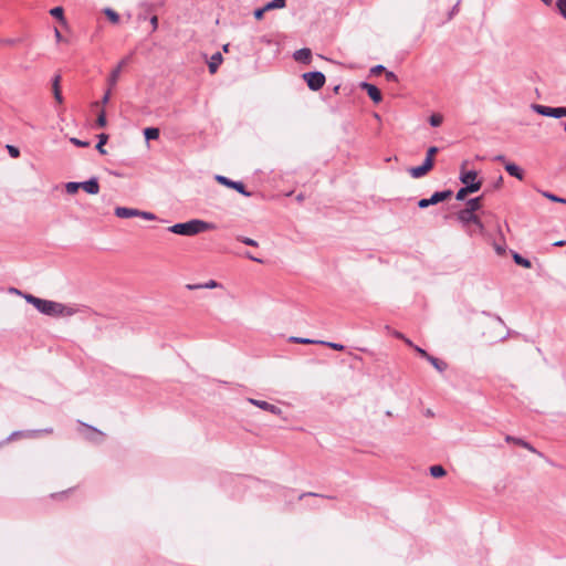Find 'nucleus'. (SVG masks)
Listing matches in <instances>:
<instances>
[{
  "label": "nucleus",
  "instance_id": "nucleus-1",
  "mask_svg": "<svg viewBox=\"0 0 566 566\" xmlns=\"http://www.w3.org/2000/svg\"><path fill=\"white\" fill-rule=\"evenodd\" d=\"M24 300L32 304L40 313L48 316H72L76 313V310L70 306H65L62 303L43 300L32 294H23Z\"/></svg>",
  "mask_w": 566,
  "mask_h": 566
},
{
  "label": "nucleus",
  "instance_id": "nucleus-2",
  "mask_svg": "<svg viewBox=\"0 0 566 566\" xmlns=\"http://www.w3.org/2000/svg\"><path fill=\"white\" fill-rule=\"evenodd\" d=\"M214 229H216V224H213L211 222H207V221L199 220V219H192L187 222L176 223V224L169 227L168 231L172 232L175 234H179V235L192 237L198 233L209 231V230H214Z\"/></svg>",
  "mask_w": 566,
  "mask_h": 566
},
{
  "label": "nucleus",
  "instance_id": "nucleus-3",
  "mask_svg": "<svg viewBox=\"0 0 566 566\" xmlns=\"http://www.w3.org/2000/svg\"><path fill=\"white\" fill-rule=\"evenodd\" d=\"M302 77L312 91L321 90L326 81L325 75L319 71L306 72Z\"/></svg>",
  "mask_w": 566,
  "mask_h": 566
},
{
  "label": "nucleus",
  "instance_id": "nucleus-4",
  "mask_svg": "<svg viewBox=\"0 0 566 566\" xmlns=\"http://www.w3.org/2000/svg\"><path fill=\"white\" fill-rule=\"evenodd\" d=\"M532 109L542 116L554 117V118H562V117H564V114L566 113V112H564V106L549 107V106H545V105L533 104Z\"/></svg>",
  "mask_w": 566,
  "mask_h": 566
},
{
  "label": "nucleus",
  "instance_id": "nucleus-5",
  "mask_svg": "<svg viewBox=\"0 0 566 566\" xmlns=\"http://www.w3.org/2000/svg\"><path fill=\"white\" fill-rule=\"evenodd\" d=\"M214 179L220 184L228 188H232L237 190L239 193L243 195L244 197H250L251 192L245 189V186L242 181H234L229 179L226 176L217 175Z\"/></svg>",
  "mask_w": 566,
  "mask_h": 566
},
{
  "label": "nucleus",
  "instance_id": "nucleus-6",
  "mask_svg": "<svg viewBox=\"0 0 566 566\" xmlns=\"http://www.w3.org/2000/svg\"><path fill=\"white\" fill-rule=\"evenodd\" d=\"M130 59H132V54L125 56L124 59H122L119 61L117 66L111 72V74H109V76L107 78V83H108L109 87H115L116 86L123 67L126 66L130 62Z\"/></svg>",
  "mask_w": 566,
  "mask_h": 566
},
{
  "label": "nucleus",
  "instance_id": "nucleus-7",
  "mask_svg": "<svg viewBox=\"0 0 566 566\" xmlns=\"http://www.w3.org/2000/svg\"><path fill=\"white\" fill-rule=\"evenodd\" d=\"M458 220L463 224L473 223L480 229H483V223L481 222L480 218L474 213L470 212L465 209H462L457 214Z\"/></svg>",
  "mask_w": 566,
  "mask_h": 566
},
{
  "label": "nucleus",
  "instance_id": "nucleus-8",
  "mask_svg": "<svg viewBox=\"0 0 566 566\" xmlns=\"http://www.w3.org/2000/svg\"><path fill=\"white\" fill-rule=\"evenodd\" d=\"M360 87H361V90L366 91L367 95L370 97V99L374 103L381 102V99H382L381 92L376 85L367 83V82H361Z\"/></svg>",
  "mask_w": 566,
  "mask_h": 566
},
{
  "label": "nucleus",
  "instance_id": "nucleus-9",
  "mask_svg": "<svg viewBox=\"0 0 566 566\" xmlns=\"http://www.w3.org/2000/svg\"><path fill=\"white\" fill-rule=\"evenodd\" d=\"M248 401L250 403H252L253 406H256L260 409L266 410V411H269V412H271L273 415H281L282 413L281 408H279L275 405L269 403L268 401L258 400V399H253V398H249Z\"/></svg>",
  "mask_w": 566,
  "mask_h": 566
},
{
  "label": "nucleus",
  "instance_id": "nucleus-10",
  "mask_svg": "<svg viewBox=\"0 0 566 566\" xmlns=\"http://www.w3.org/2000/svg\"><path fill=\"white\" fill-rule=\"evenodd\" d=\"M467 163H463L462 165V168L464 167ZM476 171L475 170H468V171H464L463 169L461 170V174H460V181L462 184H464L465 186H469L471 184H481L482 185V181L481 180H476Z\"/></svg>",
  "mask_w": 566,
  "mask_h": 566
},
{
  "label": "nucleus",
  "instance_id": "nucleus-11",
  "mask_svg": "<svg viewBox=\"0 0 566 566\" xmlns=\"http://www.w3.org/2000/svg\"><path fill=\"white\" fill-rule=\"evenodd\" d=\"M432 165L429 164V161H423L422 165L417 167H411L408 171L412 178H421L423 177L428 171L432 169Z\"/></svg>",
  "mask_w": 566,
  "mask_h": 566
},
{
  "label": "nucleus",
  "instance_id": "nucleus-12",
  "mask_svg": "<svg viewBox=\"0 0 566 566\" xmlns=\"http://www.w3.org/2000/svg\"><path fill=\"white\" fill-rule=\"evenodd\" d=\"M80 187L90 195H96L99 191L98 180L95 177L80 182Z\"/></svg>",
  "mask_w": 566,
  "mask_h": 566
},
{
  "label": "nucleus",
  "instance_id": "nucleus-13",
  "mask_svg": "<svg viewBox=\"0 0 566 566\" xmlns=\"http://www.w3.org/2000/svg\"><path fill=\"white\" fill-rule=\"evenodd\" d=\"M295 61L304 64H308L312 60V51L307 48L296 50L293 54Z\"/></svg>",
  "mask_w": 566,
  "mask_h": 566
},
{
  "label": "nucleus",
  "instance_id": "nucleus-14",
  "mask_svg": "<svg viewBox=\"0 0 566 566\" xmlns=\"http://www.w3.org/2000/svg\"><path fill=\"white\" fill-rule=\"evenodd\" d=\"M481 189V184H471L469 186L462 187L458 190L455 195L457 200H463L469 193L476 192Z\"/></svg>",
  "mask_w": 566,
  "mask_h": 566
},
{
  "label": "nucleus",
  "instance_id": "nucleus-15",
  "mask_svg": "<svg viewBox=\"0 0 566 566\" xmlns=\"http://www.w3.org/2000/svg\"><path fill=\"white\" fill-rule=\"evenodd\" d=\"M453 192L450 189L443 190V191H436L432 193V196L429 198L430 205H437L439 202H442L444 200H448L452 197Z\"/></svg>",
  "mask_w": 566,
  "mask_h": 566
},
{
  "label": "nucleus",
  "instance_id": "nucleus-16",
  "mask_svg": "<svg viewBox=\"0 0 566 566\" xmlns=\"http://www.w3.org/2000/svg\"><path fill=\"white\" fill-rule=\"evenodd\" d=\"M78 423L91 431V434L86 437L90 441H93L96 443L102 442V440H103L102 437L104 436L102 431H99L97 428L90 426L87 423H84L82 421H78Z\"/></svg>",
  "mask_w": 566,
  "mask_h": 566
},
{
  "label": "nucleus",
  "instance_id": "nucleus-17",
  "mask_svg": "<svg viewBox=\"0 0 566 566\" xmlns=\"http://www.w3.org/2000/svg\"><path fill=\"white\" fill-rule=\"evenodd\" d=\"M504 167H505L506 172L510 176L515 177L518 180H523L524 172H523V170L516 164H514V163H506Z\"/></svg>",
  "mask_w": 566,
  "mask_h": 566
},
{
  "label": "nucleus",
  "instance_id": "nucleus-18",
  "mask_svg": "<svg viewBox=\"0 0 566 566\" xmlns=\"http://www.w3.org/2000/svg\"><path fill=\"white\" fill-rule=\"evenodd\" d=\"M138 209L126 208V207H117L115 209V216L118 218H133L137 217Z\"/></svg>",
  "mask_w": 566,
  "mask_h": 566
},
{
  "label": "nucleus",
  "instance_id": "nucleus-19",
  "mask_svg": "<svg viewBox=\"0 0 566 566\" xmlns=\"http://www.w3.org/2000/svg\"><path fill=\"white\" fill-rule=\"evenodd\" d=\"M222 61H223V57L220 52H216L214 54H212V56L210 57V61L208 63L209 72L211 74H214L217 72L219 65L222 63Z\"/></svg>",
  "mask_w": 566,
  "mask_h": 566
},
{
  "label": "nucleus",
  "instance_id": "nucleus-20",
  "mask_svg": "<svg viewBox=\"0 0 566 566\" xmlns=\"http://www.w3.org/2000/svg\"><path fill=\"white\" fill-rule=\"evenodd\" d=\"M481 200H482V197L469 199L467 201V206L464 209L470 212H475L476 210H479L481 208Z\"/></svg>",
  "mask_w": 566,
  "mask_h": 566
},
{
  "label": "nucleus",
  "instance_id": "nucleus-21",
  "mask_svg": "<svg viewBox=\"0 0 566 566\" xmlns=\"http://www.w3.org/2000/svg\"><path fill=\"white\" fill-rule=\"evenodd\" d=\"M219 286V283L214 280H210L203 284H188V290H198V289H216Z\"/></svg>",
  "mask_w": 566,
  "mask_h": 566
},
{
  "label": "nucleus",
  "instance_id": "nucleus-22",
  "mask_svg": "<svg viewBox=\"0 0 566 566\" xmlns=\"http://www.w3.org/2000/svg\"><path fill=\"white\" fill-rule=\"evenodd\" d=\"M427 360L440 373L444 371L448 367V365L443 360H440L439 358L433 357L431 355L428 357Z\"/></svg>",
  "mask_w": 566,
  "mask_h": 566
},
{
  "label": "nucleus",
  "instance_id": "nucleus-23",
  "mask_svg": "<svg viewBox=\"0 0 566 566\" xmlns=\"http://www.w3.org/2000/svg\"><path fill=\"white\" fill-rule=\"evenodd\" d=\"M144 137L146 140L157 139L159 137V129L157 127H147L144 129Z\"/></svg>",
  "mask_w": 566,
  "mask_h": 566
},
{
  "label": "nucleus",
  "instance_id": "nucleus-24",
  "mask_svg": "<svg viewBox=\"0 0 566 566\" xmlns=\"http://www.w3.org/2000/svg\"><path fill=\"white\" fill-rule=\"evenodd\" d=\"M513 260L516 264H518L525 269L532 268V262L528 259H525L524 256H522L521 254H518L516 252L513 254Z\"/></svg>",
  "mask_w": 566,
  "mask_h": 566
},
{
  "label": "nucleus",
  "instance_id": "nucleus-25",
  "mask_svg": "<svg viewBox=\"0 0 566 566\" xmlns=\"http://www.w3.org/2000/svg\"><path fill=\"white\" fill-rule=\"evenodd\" d=\"M98 142L96 144V149L99 154L102 155H105L106 154V150L104 149V145L107 143L108 140V135L107 134H99L98 136Z\"/></svg>",
  "mask_w": 566,
  "mask_h": 566
},
{
  "label": "nucleus",
  "instance_id": "nucleus-26",
  "mask_svg": "<svg viewBox=\"0 0 566 566\" xmlns=\"http://www.w3.org/2000/svg\"><path fill=\"white\" fill-rule=\"evenodd\" d=\"M506 441L507 442H514L518 446H522L523 448L532 451V452H536V450L526 441L522 440V439H518V438H514V437H511V436H507L506 437Z\"/></svg>",
  "mask_w": 566,
  "mask_h": 566
},
{
  "label": "nucleus",
  "instance_id": "nucleus-27",
  "mask_svg": "<svg viewBox=\"0 0 566 566\" xmlns=\"http://www.w3.org/2000/svg\"><path fill=\"white\" fill-rule=\"evenodd\" d=\"M430 474L433 478H442L447 474V471L442 465H432L430 467Z\"/></svg>",
  "mask_w": 566,
  "mask_h": 566
},
{
  "label": "nucleus",
  "instance_id": "nucleus-28",
  "mask_svg": "<svg viewBox=\"0 0 566 566\" xmlns=\"http://www.w3.org/2000/svg\"><path fill=\"white\" fill-rule=\"evenodd\" d=\"M104 14L108 18V20L112 23H118L119 22V14L116 11H114L113 9L105 8L104 9Z\"/></svg>",
  "mask_w": 566,
  "mask_h": 566
},
{
  "label": "nucleus",
  "instance_id": "nucleus-29",
  "mask_svg": "<svg viewBox=\"0 0 566 566\" xmlns=\"http://www.w3.org/2000/svg\"><path fill=\"white\" fill-rule=\"evenodd\" d=\"M50 14L56 19H59L61 22H64V10L62 7H55L50 10Z\"/></svg>",
  "mask_w": 566,
  "mask_h": 566
},
{
  "label": "nucleus",
  "instance_id": "nucleus-30",
  "mask_svg": "<svg viewBox=\"0 0 566 566\" xmlns=\"http://www.w3.org/2000/svg\"><path fill=\"white\" fill-rule=\"evenodd\" d=\"M438 150L439 149L436 146L429 147L427 150V156H426L424 160L429 161V164H431L433 166V157L438 153Z\"/></svg>",
  "mask_w": 566,
  "mask_h": 566
},
{
  "label": "nucleus",
  "instance_id": "nucleus-31",
  "mask_svg": "<svg viewBox=\"0 0 566 566\" xmlns=\"http://www.w3.org/2000/svg\"><path fill=\"white\" fill-rule=\"evenodd\" d=\"M80 188V182L75 181H70L65 185V190L69 195L75 193Z\"/></svg>",
  "mask_w": 566,
  "mask_h": 566
},
{
  "label": "nucleus",
  "instance_id": "nucleus-32",
  "mask_svg": "<svg viewBox=\"0 0 566 566\" xmlns=\"http://www.w3.org/2000/svg\"><path fill=\"white\" fill-rule=\"evenodd\" d=\"M318 344H322V345H325V346H328L335 350H344L345 346L343 344H339V343H333V342H324V340H318Z\"/></svg>",
  "mask_w": 566,
  "mask_h": 566
},
{
  "label": "nucleus",
  "instance_id": "nucleus-33",
  "mask_svg": "<svg viewBox=\"0 0 566 566\" xmlns=\"http://www.w3.org/2000/svg\"><path fill=\"white\" fill-rule=\"evenodd\" d=\"M290 340L296 344H318V340H313L303 337H291Z\"/></svg>",
  "mask_w": 566,
  "mask_h": 566
},
{
  "label": "nucleus",
  "instance_id": "nucleus-34",
  "mask_svg": "<svg viewBox=\"0 0 566 566\" xmlns=\"http://www.w3.org/2000/svg\"><path fill=\"white\" fill-rule=\"evenodd\" d=\"M556 8L560 15L566 19V0H557Z\"/></svg>",
  "mask_w": 566,
  "mask_h": 566
},
{
  "label": "nucleus",
  "instance_id": "nucleus-35",
  "mask_svg": "<svg viewBox=\"0 0 566 566\" xmlns=\"http://www.w3.org/2000/svg\"><path fill=\"white\" fill-rule=\"evenodd\" d=\"M429 123L432 127H438L442 123V116L438 114H433L430 116Z\"/></svg>",
  "mask_w": 566,
  "mask_h": 566
},
{
  "label": "nucleus",
  "instance_id": "nucleus-36",
  "mask_svg": "<svg viewBox=\"0 0 566 566\" xmlns=\"http://www.w3.org/2000/svg\"><path fill=\"white\" fill-rule=\"evenodd\" d=\"M543 195H544V197H546L547 199H549V200H551V201H553V202H560V203L566 205V199L560 198V197H557V196H556V195H554V193H551V192H544Z\"/></svg>",
  "mask_w": 566,
  "mask_h": 566
},
{
  "label": "nucleus",
  "instance_id": "nucleus-37",
  "mask_svg": "<svg viewBox=\"0 0 566 566\" xmlns=\"http://www.w3.org/2000/svg\"><path fill=\"white\" fill-rule=\"evenodd\" d=\"M106 123H107V120H106V114H105V112H104V111H102V112L99 113V115L97 116V119H96V126H97V127L103 128V127H105V126H106Z\"/></svg>",
  "mask_w": 566,
  "mask_h": 566
},
{
  "label": "nucleus",
  "instance_id": "nucleus-38",
  "mask_svg": "<svg viewBox=\"0 0 566 566\" xmlns=\"http://www.w3.org/2000/svg\"><path fill=\"white\" fill-rule=\"evenodd\" d=\"M238 241L250 245V247H258V242L253 239L247 238V237H238Z\"/></svg>",
  "mask_w": 566,
  "mask_h": 566
},
{
  "label": "nucleus",
  "instance_id": "nucleus-39",
  "mask_svg": "<svg viewBox=\"0 0 566 566\" xmlns=\"http://www.w3.org/2000/svg\"><path fill=\"white\" fill-rule=\"evenodd\" d=\"M70 142H71L73 145L77 146V147H88V146H90V142L81 140V139L75 138V137H72V138L70 139Z\"/></svg>",
  "mask_w": 566,
  "mask_h": 566
},
{
  "label": "nucleus",
  "instance_id": "nucleus-40",
  "mask_svg": "<svg viewBox=\"0 0 566 566\" xmlns=\"http://www.w3.org/2000/svg\"><path fill=\"white\" fill-rule=\"evenodd\" d=\"M137 217H142L146 220H155L156 219V216L154 213L147 212V211H140V210H138Z\"/></svg>",
  "mask_w": 566,
  "mask_h": 566
},
{
  "label": "nucleus",
  "instance_id": "nucleus-41",
  "mask_svg": "<svg viewBox=\"0 0 566 566\" xmlns=\"http://www.w3.org/2000/svg\"><path fill=\"white\" fill-rule=\"evenodd\" d=\"M385 74L388 82H398V76L394 72L386 70Z\"/></svg>",
  "mask_w": 566,
  "mask_h": 566
},
{
  "label": "nucleus",
  "instance_id": "nucleus-42",
  "mask_svg": "<svg viewBox=\"0 0 566 566\" xmlns=\"http://www.w3.org/2000/svg\"><path fill=\"white\" fill-rule=\"evenodd\" d=\"M7 148L9 150V154L11 155V157L17 158L20 155V151L17 147L8 145Z\"/></svg>",
  "mask_w": 566,
  "mask_h": 566
},
{
  "label": "nucleus",
  "instance_id": "nucleus-43",
  "mask_svg": "<svg viewBox=\"0 0 566 566\" xmlns=\"http://www.w3.org/2000/svg\"><path fill=\"white\" fill-rule=\"evenodd\" d=\"M60 82H61V75H59V74H57V75H55V76H54V78H53V81H52V88H53V92H54L55 90H61V88H60Z\"/></svg>",
  "mask_w": 566,
  "mask_h": 566
},
{
  "label": "nucleus",
  "instance_id": "nucleus-44",
  "mask_svg": "<svg viewBox=\"0 0 566 566\" xmlns=\"http://www.w3.org/2000/svg\"><path fill=\"white\" fill-rule=\"evenodd\" d=\"M429 206H431V205H430V201H429V198H423V199H420V200L418 201V207H419L420 209L428 208Z\"/></svg>",
  "mask_w": 566,
  "mask_h": 566
},
{
  "label": "nucleus",
  "instance_id": "nucleus-45",
  "mask_svg": "<svg viewBox=\"0 0 566 566\" xmlns=\"http://www.w3.org/2000/svg\"><path fill=\"white\" fill-rule=\"evenodd\" d=\"M264 13H265V9H263V8H259V9H256V10H254V13H253V14H254V18H255L256 20H260V19H262V18H263Z\"/></svg>",
  "mask_w": 566,
  "mask_h": 566
},
{
  "label": "nucleus",
  "instance_id": "nucleus-46",
  "mask_svg": "<svg viewBox=\"0 0 566 566\" xmlns=\"http://www.w3.org/2000/svg\"><path fill=\"white\" fill-rule=\"evenodd\" d=\"M112 88H113V87H108V90L105 92V94H104V96H103V98H102V101H101V103H102L103 105H105V104H107V103L109 102V98H111V90H112Z\"/></svg>",
  "mask_w": 566,
  "mask_h": 566
},
{
  "label": "nucleus",
  "instance_id": "nucleus-47",
  "mask_svg": "<svg viewBox=\"0 0 566 566\" xmlns=\"http://www.w3.org/2000/svg\"><path fill=\"white\" fill-rule=\"evenodd\" d=\"M385 71H386V67H385L384 65H380V64H379V65L374 66V67L370 70V72H371L373 74H379V73L385 72Z\"/></svg>",
  "mask_w": 566,
  "mask_h": 566
},
{
  "label": "nucleus",
  "instance_id": "nucleus-48",
  "mask_svg": "<svg viewBox=\"0 0 566 566\" xmlns=\"http://www.w3.org/2000/svg\"><path fill=\"white\" fill-rule=\"evenodd\" d=\"M151 31H156L158 28V18L157 15H153L150 18Z\"/></svg>",
  "mask_w": 566,
  "mask_h": 566
},
{
  "label": "nucleus",
  "instance_id": "nucleus-49",
  "mask_svg": "<svg viewBox=\"0 0 566 566\" xmlns=\"http://www.w3.org/2000/svg\"><path fill=\"white\" fill-rule=\"evenodd\" d=\"M272 6H275L276 9H282L285 7V0H272Z\"/></svg>",
  "mask_w": 566,
  "mask_h": 566
},
{
  "label": "nucleus",
  "instance_id": "nucleus-50",
  "mask_svg": "<svg viewBox=\"0 0 566 566\" xmlns=\"http://www.w3.org/2000/svg\"><path fill=\"white\" fill-rule=\"evenodd\" d=\"M53 95H54V98L57 103H62L63 102V96H62V93H61V90H55L53 92Z\"/></svg>",
  "mask_w": 566,
  "mask_h": 566
},
{
  "label": "nucleus",
  "instance_id": "nucleus-51",
  "mask_svg": "<svg viewBox=\"0 0 566 566\" xmlns=\"http://www.w3.org/2000/svg\"><path fill=\"white\" fill-rule=\"evenodd\" d=\"M415 350L420 354L423 358L428 359V357L430 356V354H428L424 349L418 347V346H415Z\"/></svg>",
  "mask_w": 566,
  "mask_h": 566
},
{
  "label": "nucleus",
  "instance_id": "nucleus-52",
  "mask_svg": "<svg viewBox=\"0 0 566 566\" xmlns=\"http://www.w3.org/2000/svg\"><path fill=\"white\" fill-rule=\"evenodd\" d=\"M19 41H20L19 39H6V40H2L1 43L2 44H7V45H14Z\"/></svg>",
  "mask_w": 566,
  "mask_h": 566
},
{
  "label": "nucleus",
  "instance_id": "nucleus-53",
  "mask_svg": "<svg viewBox=\"0 0 566 566\" xmlns=\"http://www.w3.org/2000/svg\"><path fill=\"white\" fill-rule=\"evenodd\" d=\"M245 256H247L248 259H250L251 261H254V262H258V263H262V262H263V260H261V259H258V258L253 256V255H252V253H249V252H248V253H245Z\"/></svg>",
  "mask_w": 566,
  "mask_h": 566
},
{
  "label": "nucleus",
  "instance_id": "nucleus-54",
  "mask_svg": "<svg viewBox=\"0 0 566 566\" xmlns=\"http://www.w3.org/2000/svg\"><path fill=\"white\" fill-rule=\"evenodd\" d=\"M503 184V177L499 176L497 180L494 182V188H500Z\"/></svg>",
  "mask_w": 566,
  "mask_h": 566
},
{
  "label": "nucleus",
  "instance_id": "nucleus-55",
  "mask_svg": "<svg viewBox=\"0 0 566 566\" xmlns=\"http://www.w3.org/2000/svg\"><path fill=\"white\" fill-rule=\"evenodd\" d=\"M263 9H265V12H266V11H269V10L276 9V7H275V6H272V2L270 1V2H268V3L263 7Z\"/></svg>",
  "mask_w": 566,
  "mask_h": 566
},
{
  "label": "nucleus",
  "instance_id": "nucleus-56",
  "mask_svg": "<svg viewBox=\"0 0 566 566\" xmlns=\"http://www.w3.org/2000/svg\"><path fill=\"white\" fill-rule=\"evenodd\" d=\"M565 244H566L565 240H559V241H556L555 243H553L554 247H564Z\"/></svg>",
  "mask_w": 566,
  "mask_h": 566
},
{
  "label": "nucleus",
  "instance_id": "nucleus-57",
  "mask_svg": "<svg viewBox=\"0 0 566 566\" xmlns=\"http://www.w3.org/2000/svg\"><path fill=\"white\" fill-rule=\"evenodd\" d=\"M494 160H495V161H505V156H504V155H496V156L494 157Z\"/></svg>",
  "mask_w": 566,
  "mask_h": 566
},
{
  "label": "nucleus",
  "instance_id": "nucleus-58",
  "mask_svg": "<svg viewBox=\"0 0 566 566\" xmlns=\"http://www.w3.org/2000/svg\"><path fill=\"white\" fill-rule=\"evenodd\" d=\"M54 33H55L56 41H61L62 40V34L60 33V31L57 29H55Z\"/></svg>",
  "mask_w": 566,
  "mask_h": 566
},
{
  "label": "nucleus",
  "instance_id": "nucleus-59",
  "mask_svg": "<svg viewBox=\"0 0 566 566\" xmlns=\"http://www.w3.org/2000/svg\"><path fill=\"white\" fill-rule=\"evenodd\" d=\"M459 4H460V1H458L457 4L452 8L450 15L454 14L458 11Z\"/></svg>",
  "mask_w": 566,
  "mask_h": 566
},
{
  "label": "nucleus",
  "instance_id": "nucleus-60",
  "mask_svg": "<svg viewBox=\"0 0 566 566\" xmlns=\"http://www.w3.org/2000/svg\"><path fill=\"white\" fill-rule=\"evenodd\" d=\"M307 495H310V496H317L318 494L313 493V492L303 493V494H301V495H300V499H302V497H304V496H307Z\"/></svg>",
  "mask_w": 566,
  "mask_h": 566
},
{
  "label": "nucleus",
  "instance_id": "nucleus-61",
  "mask_svg": "<svg viewBox=\"0 0 566 566\" xmlns=\"http://www.w3.org/2000/svg\"><path fill=\"white\" fill-rule=\"evenodd\" d=\"M403 340H405V343H406L407 345H409L410 347H413V348H415V346H416V345H413V344H412V342H411L410 339H408V338L403 337Z\"/></svg>",
  "mask_w": 566,
  "mask_h": 566
},
{
  "label": "nucleus",
  "instance_id": "nucleus-62",
  "mask_svg": "<svg viewBox=\"0 0 566 566\" xmlns=\"http://www.w3.org/2000/svg\"><path fill=\"white\" fill-rule=\"evenodd\" d=\"M496 251H497L499 254H502V253L505 252V250L503 248H501V247H496Z\"/></svg>",
  "mask_w": 566,
  "mask_h": 566
},
{
  "label": "nucleus",
  "instance_id": "nucleus-63",
  "mask_svg": "<svg viewBox=\"0 0 566 566\" xmlns=\"http://www.w3.org/2000/svg\"><path fill=\"white\" fill-rule=\"evenodd\" d=\"M395 336H396L397 338H400V339H403V337H405V336H403L401 333H399V332H396V333H395Z\"/></svg>",
  "mask_w": 566,
  "mask_h": 566
},
{
  "label": "nucleus",
  "instance_id": "nucleus-64",
  "mask_svg": "<svg viewBox=\"0 0 566 566\" xmlns=\"http://www.w3.org/2000/svg\"><path fill=\"white\" fill-rule=\"evenodd\" d=\"M137 18H138V20H146L147 19L146 14H142V13L138 14Z\"/></svg>",
  "mask_w": 566,
  "mask_h": 566
}]
</instances>
